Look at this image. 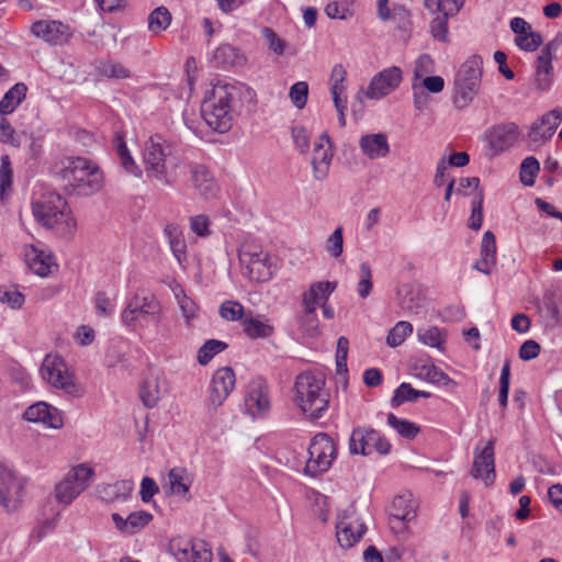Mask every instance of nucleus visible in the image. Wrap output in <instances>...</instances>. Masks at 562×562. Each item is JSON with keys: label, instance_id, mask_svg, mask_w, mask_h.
I'll return each mask as SVG.
<instances>
[{"label": "nucleus", "instance_id": "nucleus-1", "mask_svg": "<svg viewBox=\"0 0 562 562\" xmlns=\"http://www.w3.org/2000/svg\"><path fill=\"white\" fill-rule=\"evenodd\" d=\"M173 151V145L161 135L150 136L144 147L147 177L167 187H173L180 177L182 167Z\"/></svg>", "mask_w": 562, "mask_h": 562}, {"label": "nucleus", "instance_id": "nucleus-2", "mask_svg": "<svg viewBox=\"0 0 562 562\" xmlns=\"http://www.w3.org/2000/svg\"><path fill=\"white\" fill-rule=\"evenodd\" d=\"M322 373L305 371L300 373L294 383V403L308 419H319L328 411L329 392L325 387Z\"/></svg>", "mask_w": 562, "mask_h": 562}, {"label": "nucleus", "instance_id": "nucleus-3", "mask_svg": "<svg viewBox=\"0 0 562 562\" xmlns=\"http://www.w3.org/2000/svg\"><path fill=\"white\" fill-rule=\"evenodd\" d=\"M237 95V89L231 83L218 82L206 94L201 112L206 124L217 133H225L233 125L232 101Z\"/></svg>", "mask_w": 562, "mask_h": 562}, {"label": "nucleus", "instance_id": "nucleus-4", "mask_svg": "<svg viewBox=\"0 0 562 562\" xmlns=\"http://www.w3.org/2000/svg\"><path fill=\"white\" fill-rule=\"evenodd\" d=\"M61 176L79 195L89 196L103 184V173L99 166L85 157L69 158Z\"/></svg>", "mask_w": 562, "mask_h": 562}, {"label": "nucleus", "instance_id": "nucleus-5", "mask_svg": "<svg viewBox=\"0 0 562 562\" xmlns=\"http://www.w3.org/2000/svg\"><path fill=\"white\" fill-rule=\"evenodd\" d=\"M483 60L480 56L469 57L459 68L454 78L453 104L457 109L467 108L479 91Z\"/></svg>", "mask_w": 562, "mask_h": 562}, {"label": "nucleus", "instance_id": "nucleus-6", "mask_svg": "<svg viewBox=\"0 0 562 562\" xmlns=\"http://www.w3.org/2000/svg\"><path fill=\"white\" fill-rule=\"evenodd\" d=\"M33 215L38 223L47 228L66 223L67 226H75L69 217V210L66 200L57 192H47L32 203Z\"/></svg>", "mask_w": 562, "mask_h": 562}, {"label": "nucleus", "instance_id": "nucleus-7", "mask_svg": "<svg viewBox=\"0 0 562 562\" xmlns=\"http://www.w3.org/2000/svg\"><path fill=\"white\" fill-rule=\"evenodd\" d=\"M336 457L337 447L333 438L326 432L315 435L308 447L304 474L315 477L327 472Z\"/></svg>", "mask_w": 562, "mask_h": 562}, {"label": "nucleus", "instance_id": "nucleus-8", "mask_svg": "<svg viewBox=\"0 0 562 562\" xmlns=\"http://www.w3.org/2000/svg\"><path fill=\"white\" fill-rule=\"evenodd\" d=\"M94 471L85 463L69 470L64 479L55 486V498L64 505H70L90 484Z\"/></svg>", "mask_w": 562, "mask_h": 562}, {"label": "nucleus", "instance_id": "nucleus-9", "mask_svg": "<svg viewBox=\"0 0 562 562\" xmlns=\"http://www.w3.org/2000/svg\"><path fill=\"white\" fill-rule=\"evenodd\" d=\"M391 443L379 431L367 427H357L349 438V452L351 454L370 456L373 451L387 454Z\"/></svg>", "mask_w": 562, "mask_h": 562}, {"label": "nucleus", "instance_id": "nucleus-10", "mask_svg": "<svg viewBox=\"0 0 562 562\" xmlns=\"http://www.w3.org/2000/svg\"><path fill=\"white\" fill-rule=\"evenodd\" d=\"M161 305L151 293H135L121 314V321L126 326H132L136 321L149 316L159 322Z\"/></svg>", "mask_w": 562, "mask_h": 562}, {"label": "nucleus", "instance_id": "nucleus-11", "mask_svg": "<svg viewBox=\"0 0 562 562\" xmlns=\"http://www.w3.org/2000/svg\"><path fill=\"white\" fill-rule=\"evenodd\" d=\"M238 257L251 281L267 282L273 277L276 266L268 252L254 247L241 249Z\"/></svg>", "mask_w": 562, "mask_h": 562}, {"label": "nucleus", "instance_id": "nucleus-12", "mask_svg": "<svg viewBox=\"0 0 562 562\" xmlns=\"http://www.w3.org/2000/svg\"><path fill=\"white\" fill-rule=\"evenodd\" d=\"M25 481L12 470L0 464V505L13 513L21 506L24 497Z\"/></svg>", "mask_w": 562, "mask_h": 562}, {"label": "nucleus", "instance_id": "nucleus-13", "mask_svg": "<svg viewBox=\"0 0 562 562\" xmlns=\"http://www.w3.org/2000/svg\"><path fill=\"white\" fill-rule=\"evenodd\" d=\"M40 373L43 380L56 389H61L68 394H74L76 385L68 372L64 359L58 355H47L41 366Z\"/></svg>", "mask_w": 562, "mask_h": 562}, {"label": "nucleus", "instance_id": "nucleus-14", "mask_svg": "<svg viewBox=\"0 0 562 562\" xmlns=\"http://www.w3.org/2000/svg\"><path fill=\"white\" fill-rule=\"evenodd\" d=\"M495 441H486L483 446L477 443L474 448V458L470 474L474 479H481L485 486H491L496 477L495 473Z\"/></svg>", "mask_w": 562, "mask_h": 562}, {"label": "nucleus", "instance_id": "nucleus-15", "mask_svg": "<svg viewBox=\"0 0 562 562\" xmlns=\"http://www.w3.org/2000/svg\"><path fill=\"white\" fill-rule=\"evenodd\" d=\"M236 383L235 373L232 368L223 367L217 369L209 386V407L216 409L228 397Z\"/></svg>", "mask_w": 562, "mask_h": 562}, {"label": "nucleus", "instance_id": "nucleus-16", "mask_svg": "<svg viewBox=\"0 0 562 562\" xmlns=\"http://www.w3.org/2000/svg\"><path fill=\"white\" fill-rule=\"evenodd\" d=\"M366 530V525L355 516L353 512H345L342 516H338L336 538L341 548L353 547L363 537Z\"/></svg>", "mask_w": 562, "mask_h": 562}, {"label": "nucleus", "instance_id": "nucleus-17", "mask_svg": "<svg viewBox=\"0 0 562 562\" xmlns=\"http://www.w3.org/2000/svg\"><path fill=\"white\" fill-rule=\"evenodd\" d=\"M337 283L330 281L314 282L308 290L303 293L302 305L305 317L308 321H316V307L328 301L331 293L336 290Z\"/></svg>", "mask_w": 562, "mask_h": 562}, {"label": "nucleus", "instance_id": "nucleus-18", "mask_svg": "<svg viewBox=\"0 0 562 562\" xmlns=\"http://www.w3.org/2000/svg\"><path fill=\"white\" fill-rule=\"evenodd\" d=\"M562 122V109L555 108L533 122L528 132L530 143L539 146L549 140Z\"/></svg>", "mask_w": 562, "mask_h": 562}, {"label": "nucleus", "instance_id": "nucleus-19", "mask_svg": "<svg viewBox=\"0 0 562 562\" xmlns=\"http://www.w3.org/2000/svg\"><path fill=\"white\" fill-rule=\"evenodd\" d=\"M485 136L490 148L496 155L508 149L517 142L519 128L513 122L499 123L490 127Z\"/></svg>", "mask_w": 562, "mask_h": 562}, {"label": "nucleus", "instance_id": "nucleus-20", "mask_svg": "<svg viewBox=\"0 0 562 562\" xmlns=\"http://www.w3.org/2000/svg\"><path fill=\"white\" fill-rule=\"evenodd\" d=\"M34 36L42 38L49 45H64L71 36L68 25L60 21L38 20L31 26Z\"/></svg>", "mask_w": 562, "mask_h": 562}, {"label": "nucleus", "instance_id": "nucleus-21", "mask_svg": "<svg viewBox=\"0 0 562 562\" xmlns=\"http://www.w3.org/2000/svg\"><path fill=\"white\" fill-rule=\"evenodd\" d=\"M401 81L402 70L398 67L383 69L371 79L366 95L369 99L386 97L400 86Z\"/></svg>", "mask_w": 562, "mask_h": 562}, {"label": "nucleus", "instance_id": "nucleus-22", "mask_svg": "<svg viewBox=\"0 0 562 562\" xmlns=\"http://www.w3.org/2000/svg\"><path fill=\"white\" fill-rule=\"evenodd\" d=\"M558 45L552 41L549 42L540 52L535 63V82L540 91H548L552 85L553 67L552 60Z\"/></svg>", "mask_w": 562, "mask_h": 562}, {"label": "nucleus", "instance_id": "nucleus-23", "mask_svg": "<svg viewBox=\"0 0 562 562\" xmlns=\"http://www.w3.org/2000/svg\"><path fill=\"white\" fill-rule=\"evenodd\" d=\"M245 408L252 417H262L269 412L268 386L261 380L250 382L245 395Z\"/></svg>", "mask_w": 562, "mask_h": 562}, {"label": "nucleus", "instance_id": "nucleus-24", "mask_svg": "<svg viewBox=\"0 0 562 562\" xmlns=\"http://www.w3.org/2000/svg\"><path fill=\"white\" fill-rule=\"evenodd\" d=\"M188 169L193 187L199 191L200 195L206 200L215 198L218 186L211 170L205 165L199 162H190Z\"/></svg>", "mask_w": 562, "mask_h": 562}, {"label": "nucleus", "instance_id": "nucleus-25", "mask_svg": "<svg viewBox=\"0 0 562 562\" xmlns=\"http://www.w3.org/2000/svg\"><path fill=\"white\" fill-rule=\"evenodd\" d=\"M416 507L411 494L394 497L390 507L392 529H406L405 522H409L416 517Z\"/></svg>", "mask_w": 562, "mask_h": 562}, {"label": "nucleus", "instance_id": "nucleus-26", "mask_svg": "<svg viewBox=\"0 0 562 562\" xmlns=\"http://www.w3.org/2000/svg\"><path fill=\"white\" fill-rule=\"evenodd\" d=\"M23 417L31 423H42L50 428H60L63 419L57 408L49 406L44 402L35 403L29 406Z\"/></svg>", "mask_w": 562, "mask_h": 562}, {"label": "nucleus", "instance_id": "nucleus-27", "mask_svg": "<svg viewBox=\"0 0 562 562\" xmlns=\"http://www.w3.org/2000/svg\"><path fill=\"white\" fill-rule=\"evenodd\" d=\"M361 153L371 160L385 158L390 154V144L384 133H370L359 139Z\"/></svg>", "mask_w": 562, "mask_h": 562}, {"label": "nucleus", "instance_id": "nucleus-28", "mask_svg": "<svg viewBox=\"0 0 562 562\" xmlns=\"http://www.w3.org/2000/svg\"><path fill=\"white\" fill-rule=\"evenodd\" d=\"M245 335L250 339H266L274 334V327L263 315L249 311L241 321Z\"/></svg>", "mask_w": 562, "mask_h": 562}, {"label": "nucleus", "instance_id": "nucleus-29", "mask_svg": "<svg viewBox=\"0 0 562 562\" xmlns=\"http://www.w3.org/2000/svg\"><path fill=\"white\" fill-rule=\"evenodd\" d=\"M111 518L117 530L124 533H134L147 526L151 521L153 515L146 510H137L131 513L126 518L113 513Z\"/></svg>", "mask_w": 562, "mask_h": 562}, {"label": "nucleus", "instance_id": "nucleus-30", "mask_svg": "<svg viewBox=\"0 0 562 562\" xmlns=\"http://www.w3.org/2000/svg\"><path fill=\"white\" fill-rule=\"evenodd\" d=\"M139 397L147 408L155 407L161 398L160 379L157 374L147 375L139 386Z\"/></svg>", "mask_w": 562, "mask_h": 562}, {"label": "nucleus", "instance_id": "nucleus-31", "mask_svg": "<svg viewBox=\"0 0 562 562\" xmlns=\"http://www.w3.org/2000/svg\"><path fill=\"white\" fill-rule=\"evenodd\" d=\"M25 260L30 269L41 276L45 277L50 272L53 265V257L31 245L25 251Z\"/></svg>", "mask_w": 562, "mask_h": 562}, {"label": "nucleus", "instance_id": "nucleus-32", "mask_svg": "<svg viewBox=\"0 0 562 562\" xmlns=\"http://www.w3.org/2000/svg\"><path fill=\"white\" fill-rule=\"evenodd\" d=\"M132 492V482L117 481L113 484H100L97 486L99 497L105 502L126 499Z\"/></svg>", "mask_w": 562, "mask_h": 562}, {"label": "nucleus", "instance_id": "nucleus-33", "mask_svg": "<svg viewBox=\"0 0 562 562\" xmlns=\"http://www.w3.org/2000/svg\"><path fill=\"white\" fill-rule=\"evenodd\" d=\"M27 88L24 83L19 82L11 87L0 100V114L9 115L25 99Z\"/></svg>", "mask_w": 562, "mask_h": 562}, {"label": "nucleus", "instance_id": "nucleus-34", "mask_svg": "<svg viewBox=\"0 0 562 562\" xmlns=\"http://www.w3.org/2000/svg\"><path fill=\"white\" fill-rule=\"evenodd\" d=\"M164 234L168 239L170 249L178 262L186 259L187 245L180 227L177 224H168L164 229Z\"/></svg>", "mask_w": 562, "mask_h": 562}, {"label": "nucleus", "instance_id": "nucleus-35", "mask_svg": "<svg viewBox=\"0 0 562 562\" xmlns=\"http://www.w3.org/2000/svg\"><path fill=\"white\" fill-rule=\"evenodd\" d=\"M400 306L412 314H418L423 308V301L409 284H403L396 292Z\"/></svg>", "mask_w": 562, "mask_h": 562}, {"label": "nucleus", "instance_id": "nucleus-36", "mask_svg": "<svg viewBox=\"0 0 562 562\" xmlns=\"http://www.w3.org/2000/svg\"><path fill=\"white\" fill-rule=\"evenodd\" d=\"M241 58L239 49L231 44L221 45L213 55L215 65L223 69L239 64Z\"/></svg>", "mask_w": 562, "mask_h": 562}, {"label": "nucleus", "instance_id": "nucleus-37", "mask_svg": "<svg viewBox=\"0 0 562 562\" xmlns=\"http://www.w3.org/2000/svg\"><path fill=\"white\" fill-rule=\"evenodd\" d=\"M416 375L425 381H428L430 383L442 385V386H449V385H457V383L448 376L442 370H440L435 364H423L419 368H417Z\"/></svg>", "mask_w": 562, "mask_h": 562}, {"label": "nucleus", "instance_id": "nucleus-38", "mask_svg": "<svg viewBox=\"0 0 562 562\" xmlns=\"http://www.w3.org/2000/svg\"><path fill=\"white\" fill-rule=\"evenodd\" d=\"M168 483L172 494L186 496L189 493L191 480L183 468H173L168 474Z\"/></svg>", "mask_w": 562, "mask_h": 562}, {"label": "nucleus", "instance_id": "nucleus-39", "mask_svg": "<svg viewBox=\"0 0 562 562\" xmlns=\"http://www.w3.org/2000/svg\"><path fill=\"white\" fill-rule=\"evenodd\" d=\"M347 77V71L341 64H336L330 74V92L333 95L334 105L340 106V98L345 94L346 87L344 85Z\"/></svg>", "mask_w": 562, "mask_h": 562}, {"label": "nucleus", "instance_id": "nucleus-40", "mask_svg": "<svg viewBox=\"0 0 562 562\" xmlns=\"http://www.w3.org/2000/svg\"><path fill=\"white\" fill-rule=\"evenodd\" d=\"M94 70L98 76L115 79H124L130 77V71L121 63L111 60H97L94 64Z\"/></svg>", "mask_w": 562, "mask_h": 562}, {"label": "nucleus", "instance_id": "nucleus-41", "mask_svg": "<svg viewBox=\"0 0 562 562\" xmlns=\"http://www.w3.org/2000/svg\"><path fill=\"white\" fill-rule=\"evenodd\" d=\"M173 293L181 314L184 317L187 325H189L191 321L196 316L198 305L191 297L186 294L181 286H176L173 289Z\"/></svg>", "mask_w": 562, "mask_h": 562}, {"label": "nucleus", "instance_id": "nucleus-42", "mask_svg": "<svg viewBox=\"0 0 562 562\" xmlns=\"http://www.w3.org/2000/svg\"><path fill=\"white\" fill-rule=\"evenodd\" d=\"M228 345L225 341L217 339L206 340L198 350V362L201 366H206L214 356L224 351Z\"/></svg>", "mask_w": 562, "mask_h": 562}, {"label": "nucleus", "instance_id": "nucleus-43", "mask_svg": "<svg viewBox=\"0 0 562 562\" xmlns=\"http://www.w3.org/2000/svg\"><path fill=\"white\" fill-rule=\"evenodd\" d=\"M387 424L406 439H414L420 430L415 423L398 418L393 413L387 415Z\"/></svg>", "mask_w": 562, "mask_h": 562}, {"label": "nucleus", "instance_id": "nucleus-44", "mask_svg": "<svg viewBox=\"0 0 562 562\" xmlns=\"http://www.w3.org/2000/svg\"><path fill=\"white\" fill-rule=\"evenodd\" d=\"M171 13L166 7L156 8L148 18V29L150 32L158 34L170 25Z\"/></svg>", "mask_w": 562, "mask_h": 562}, {"label": "nucleus", "instance_id": "nucleus-45", "mask_svg": "<svg viewBox=\"0 0 562 562\" xmlns=\"http://www.w3.org/2000/svg\"><path fill=\"white\" fill-rule=\"evenodd\" d=\"M13 170L8 155L0 158V199L3 200L12 190Z\"/></svg>", "mask_w": 562, "mask_h": 562}, {"label": "nucleus", "instance_id": "nucleus-46", "mask_svg": "<svg viewBox=\"0 0 562 562\" xmlns=\"http://www.w3.org/2000/svg\"><path fill=\"white\" fill-rule=\"evenodd\" d=\"M331 158L333 154L329 147L322 150L321 154H313L312 165L316 180H324L327 177Z\"/></svg>", "mask_w": 562, "mask_h": 562}, {"label": "nucleus", "instance_id": "nucleus-47", "mask_svg": "<svg viewBox=\"0 0 562 562\" xmlns=\"http://www.w3.org/2000/svg\"><path fill=\"white\" fill-rule=\"evenodd\" d=\"M539 170L540 164L533 156L525 158L520 165L519 171L521 183L527 187L533 186Z\"/></svg>", "mask_w": 562, "mask_h": 562}, {"label": "nucleus", "instance_id": "nucleus-48", "mask_svg": "<svg viewBox=\"0 0 562 562\" xmlns=\"http://www.w3.org/2000/svg\"><path fill=\"white\" fill-rule=\"evenodd\" d=\"M373 289L372 270L368 262H361L359 266V281L357 283V293L361 299L370 295Z\"/></svg>", "mask_w": 562, "mask_h": 562}, {"label": "nucleus", "instance_id": "nucleus-49", "mask_svg": "<svg viewBox=\"0 0 562 562\" xmlns=\"http://www.w3.org/2000/svg\"><path fill=\"white\" fill-rule=\"evenodd\" d=\"M413 333L411 323L401 321L389 331L386 336V344L390 347H397L403 344L408 335Z\"/></svg>", "mask_w": 562, "mask_h": 562}, {"label": "nucleus", "instance_id": "nucleus-50", "mask_svg": "<svg viewBox=\"0 0 562 562\" xmlns=\"http://www.w3.org/2000/svg\"><path fill=\"white\" fill-rule=\"evenodd\" d=\"M543 42L542 35L539 32L532 31L530 27L529 31H526L525 34L519 36H515V44L525 52H535L537 50Z\"/></svg>", "mask_w": 562, "mask_h": 562}, {"label": "nucleus", "instance_id": "nucleus-51", "mask_svg": "<svg viewBox=\"0 0 562 562\" xmlns=\"http://www.w3.org/2000/svg\"><path fill=\"white\" fill-rule=\"evenodd\" d=\"M260 34L266 42L268 48L276 55L281 56L284 54L286 48V42L279 37V35L269 26H263L260 30Z\"/></svg>", "mask_w": 562, "mask_h": 562}, {"label": "nucleus", "instance_id": "nucleus-52", "mask_svg": "<svg viewBox=\"0 0 562 562\" xmlns=\"http://www.w3.org/2000/svg\"><path fill=\"white\" fill-rule=\"evenodd\" d=\"M540 313L549 326H555L560 322V310L552 295H546L540 306Z\"/></svg>", "mask_w": 562, "mask_h": 562}, {"label": "nucleus", "instance_id": "nucleus-53", "mask_svg": "<svg viewBox=\"0 0 562 562\" xmlns=\"http://www.w3.org/2000/svg\"><path fill=\"white\" fill-rule=\"evenodd\" d=\"M419 340L429 347L437 348L439 350L442 349L445 344V337L441 330L436 326H430L425 329L418 330Z\"/></svg>", "mask_w": 562, "mask_h": 562}, {"label": "nucleus", "instance_id": "nucleus-54", "mask_svg": "<svg viewBox=\"0 0 562 562\" xmlns=\"http://www.w3.org/2000/svg\"><path fill=\"white\" fill-rule=\"evenodd\" d=\"M172 554L179 562H192V550H194L193 540H173L170 544Z\"/></svg>", "mask_w": 562, "mask_h": 562}, {"label": "nucleus", "instance_id": "nucleus-55", "mask_svg": "<svg viewBox=\"0 0 562 562\" xmlns=\"http://www.w3.org/2000/svg\"><path fill=\"white\" fill-rule=\"evenodd\" d=\"M247 313L244 306L237 301H225L220 306V315L226 321H243Z\"/></svg>", "mask_w": 562, "mask_h": 562}, {"label": "nucleus", "instance_id": "nucleus-56", "mask_svg": "<svg viewBox=\"0 0 562 562\" xmlns=\"http://www.w3.org/2000/svg\"><path fill=\"white\" fill-rule=\"evenodd\" d=\"M453 12L445 11L443 14H438L430 23V32L434 38L446 42L448 38V18L453 15Z\"/></svg>", "mask_w": 562, "mask_h": 562}, {"label": "nucleus", "instance_id": "nucleus-57", "mask_svg": "<svg viewBox=\"0 0 562 562\" xmlns=\"http://www.w3.org/2000/svg\"><path fill=\"white\" fill-rule=\"evenodd\" d=\"M417 390L413 389L409 383L403 382L401 383L394 392L393 397L391 398V405L393 407H398L405 402H416Z\"/></svg>", "mask_w": 562, "mask_h": 562}, {"label": "nucleus", "instance_id": "nucleus-58", "mask_svg": "<svg viewBox=\"0 0 562 562\" xmlns=\"http://www.w3.org/2000/svg\"><path fill=\"white\" fill-rule=\"evenodd\" d=\"M509 383H510V360H505L503 368L501 370L499 376V391H498V403L505 408L507 406L508 401V392H509Z\"/></svg>", "mask_w": 562, "mask_h": 562}, {"label": "nucleus", "instance_id": "nucleus-59", "mask_svg": "<svg viewBox=\"0 0 562 562\" xmlns=\"http://www.w3.org/2000/svg\"><path fill=\"white\" fill-rule=\"evenodd\" d=\"M290 99L297 109H303L307 102L308 85L305 81H297L290 88Z\"/></svg>", "mask_w": 562, "mask_h": 562}, {"label": "nucleus", "instance_id": "nucleus-60", "mask_svg": "<svg viewBox=\"0 0 562 562\" xmlns=\"http://www.w3.org/2000/svg\"><path fill=\"white\" fill-rule=\"evenodd\" d=\"M326 250L334 258H338L344 250L342 227H337L326 240Z\"/></svg>", "mask_w": 562, "mask_h": 562}, {"label": "nucleus", "instance_id": "nucleus-61", "mask_svg": "<svg viewBox=\"0 0 562 562\" xmlns=\"http://www.w3.org/2000/svg\"><path fill=\"white\" fill-rule=\"evenodd\" d=\"M325 13L329 19L346 20L352 15L350 4L341 1L329 2L325 8Z\"/></svg>", "mask_w": 562, "mask_h": 562}, {"label": "nucleus", "instance_id": "nucleus-62", "mask_svg": "<svg viewBox=\"0 0 562 562\" xmlns=\"http://www.w3.org/2000/svg\"><path fill=\"white\" fill-rule=\"evenodd\" d=\"M480 256L496 262V240L491 231H486L483 235Z\"/></svg>", "mask_w": 562, "mask_h": 562}, {"label": "nucleus", "instance_id": "nucleus-63", "mask_svg": "<svg viewBox=\"0 0 562 562\" xmlns=\"http://www.w3.org/2000/svg\"><path fill=\"white\" fill-rule=\"evenodd\" d=\"M348 349H349V340L341 336L337 340V350H336V367L337 372H347V357H348Z\"/></svg>", "mask_w": 562, "mask_h": 562}, {"label": "nucleus", "instance_id": "nucleus-64", "mask_svg": "<svg viewBox=\"0 0 562 562\" xmlns=\"http://www.w3.org/2000/svg\"><path fill=\"white\" fill-rule=\"evenodd\" d=\"M193 543L192 562H211L213 553L209 544L203 540H193Z\"/></svg>", "mask_w": 562, "mask_h": 562}]
</instances>
